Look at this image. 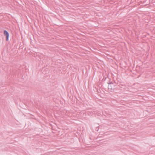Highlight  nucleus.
I'll return each mask as SVG.
<instances>
[{
  "instance_id": "obj_1",
  "label": "nucleus",
  "mask_w": 155,
  "mask_h": 155,
  "mask_svg": "<svg viewBox=\"0 0 155 155\" xmlns=\"http://www.w3.org/2000/svg\"><path fill=\"white\" fill-rule=\"evenodd\" d=\"M4 35L6 36V40L8 41V39L9 34L8 33L6 30H4Z\"/></svg>"
}]
</instances>
